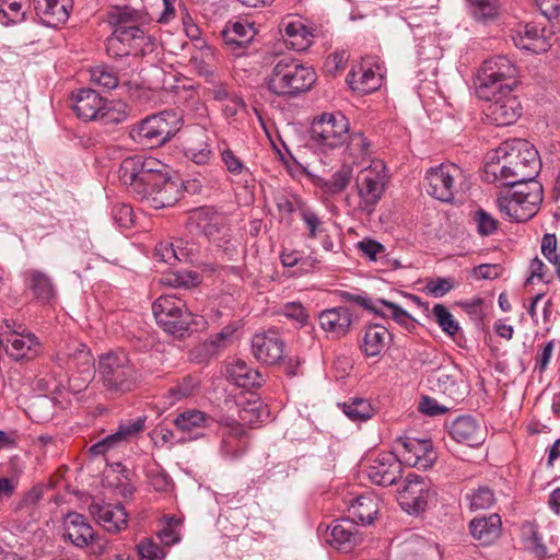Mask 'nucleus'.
I'll use <instances>...</instances> for the list:
<instances>
[{
    "mask_svg": "<svg viewBox=\"0 0 560 560\" xmlns=\"http://www.w3.org/2000/svg\"><path fill=\"white\" fill-rule=\"evenodd\" d=\"M118 176L130 194L155 209L171 207L178 200V184L170 178L163 164L153 158H126L119 166Z\"/></svg>",
    "mask_w": 560,
    "mask_h": 560,
    "instance_id": "obj_1",
    "label": "nucleus"
},
{
    "mask_svg": "<svg viewBox=\"0 0 560 560\" xmlns=\"http://www.w3.org/2000/svg\"><path fill=\"white\" fill-rule=\"evenodd\" d=\"M540 167V159L534 145L524 139H513L488 155L483 179L495 186L537 182Z\"/></svg>",
    "mask_w": 560,
    "mask_h": 560,
    "instance_id": "obj_2",
    "label": "nucleus"
},
{
    "mask_svg": "<svg viewBox=\"0 0 560 560\" xmlns=\"http://www.w3.org/2000/svg\"><path fill=\"white\" fill-rule=\"evenodd\" d=\"M474 86L479 98L490 102L486 115L491 124L509 126L514 124L522 114V105L512 95L516 81L504 78L502 72H477Z\"/></svg>",
    "mask_w": 560,
    "mask_h": 560,
    "instance_id": "obj_3",
    "label": "nucleus"
},
{
    "mask_svg": "<svg viewBox=\"0 0 560 560\" xmlns=\"http://www.w3.org/2000/svg\"><path fill=\"white\" fill-rule=\"evenodd\" d=\"M497 202L500 212L513 222H526L540 209L544 198L539 182L499 186Z\"/></svg>",
    "mask_w": 560,
    "mask_h": 560,
    "instance_id": "obj_4",
    "label": "nucleus"
},
{
    "mask_svg": "<svg viewBox=\"0 0 560 560\" xmlns=\"http://www.w3.org/2000/svg\"><path fill=\"white\" fill-rule=\"evenodd\" d=\"M97 373L104 388L113 394L130 392L137 382L136 369L125 352H107L98 359Z\"/></svg>",
    "mask_w": 560,
    "mask_h": 560,
    "instance_id": "obj_5",
    "label": "nucleus"
},
{
    "mask_svg": "<svg viewBox=\"0 0 560 560\" xmlns=\"http://www.w3.org/2000/svg\"><path fill=\"white\" fill-rule=\"evenodd\" d=\"M0 348L15 362H30L43 352L35 334L9 319L0 323Z\"/></svg>",
    "mask_w": 560,
    "mask_h": 560,
    "instance_id": "obj_6",
    "label": "nucleus"
},
{
    "mask_svg": "<svg viewBox=\"0 0 560 560\" xmlns=\"http://www.w3.org/2000/svg\"><path fill=\"white\" fill-rule=\"evenodd\" d=\"M183 114L178 108L164 109L148 116L131 129V138L148 145H160L167 142L179 130Z\"/></svg>",
    "mask_w": 560,
    "mask_h": 560,
    "instance_id": "obj_7",
    "label": "nucleus"
},
{
    "mask_svg": "<svg viewBox=\"0 0 560 560\" xmlns=\"http://www.w3.org/2000/svg\"><path fill=\"white\" fill-rule=\"evenodd\" d=\"M387 180L386 166L381 160H373L369 166L358 172L354 188L358 197L357 209L360 212L371 214L375 211L385 192Z\"/></svg>",
    "mask_w": 560,
    "mask_h": 560,
    "instance_id": "obj_8",
    "label": "nucleus"
},
{
    "mask_svg": "<svg viewBox=\"0 0 560 560\" xmlns=\"http://www.w3.org/2000/svg\"><path fill=\"white\" fill-rule=\"evenodd\" d=\"M108 22L114 27L109 36L110 48L145 39V16L138 10L129 7L116 8L109 13Z\"/></svg>",
    "mask_w": 560,
    "mask_h": 560,
    "instance_id": "obj_9",
    "label": "nucleus"
},
{
    "mask_svg": "<svg viewBox=\"0 0 560 560\" xmlns=\"http://www.w3.org/2000/svg\"><path fill=\"white\" fill-rule=\"evenodd\" d=\"M152 312L158 325L167 334L184 337L192 324V315L185 303L175 296H160L152 304Z\"/></svg>",
    "mask_w": 560,
    "mask_h": 560,
    "instance_id": "obj_10",
    "label": "nucleus"
},
{
    "mask_svg": "<svg viewBox=\"0 0 560 560\" xmlns=\"http://www.w3.org/2000/svg\"><path fill=\"white\" fill-rule=\"evenodd\" d=\"M349 138V121L340 113H324L314 120L311 128V139L314 145L322 150H332L343 145Z\"/></svg>",
    "mask_w": 560,
    "mask_h": 560,
    "instance_id": "obj_11",
    "label": "nucleus"
},
{
    "mask_svg": "<svg viewBox=\"0 0 560 560\" xmlns=\"http://www.w3.org/2000/svg\"><path fill=\"white\" fill-rule=\"evenodd\" d=\"M186 230L189 234H201L222 246L221 240L229 237V220L226 215L213 207H199L188 212Z\"/></svg>",
    "mask_w": 560,
    "mask_h": 560,
    "instance_id": "obj_12",
    "label": "nucleus"
},
{
    "mask_svg": "<svg viewBox=\"0 0 560 560\" xmlns=\"http://www.w3.org/2000/svg\"><path fill=\"white\" fill-rule=\"evenodd\" d=\"M463 176L462 168L454 163L430 167L424 176L425 190L440 201L452 202L459 191V180Z\"/></svg>",
    "mask_w": 560,
    "mask_h": 560,
    "instance_id": "obj_13",
    "label": "nucleus"
},
{
    "mask_svg": "<svg viewBox=\"0 0 560 560\" xmlns=\"http://www.w3.org/2000/svg\"><path fill=\"white\" fill-rule=\"evenodd\" d=\"M435 495V491L423 477L408 474L399 492L398 502L408 514L417 515L427 509Z\"/></svg>",
    "mask_w": 560,
    "mask_h": 560,
    "instance_id": "obj_14",
    "label": "nucleus"
},
{
    "mask_svg": "<svg viewBox=\"0 0 560 560\" xmlns=\"http://www.w3.org/2000/svg\"><path fill=\"white\" fill-rule=\"evenodd\" d=\"M368 478L377 486L388 487L402 474V464L398 457L390 452L380 453L366 466Z\"/></svg>",
    "mask_w": 560,
    "mask_h": 560,
    "instance_id": "obj_15",
    "label": "nucleus"
},
{
    "mask_svg": "<svg viewBox=\"0 0 560 560\" xmlns=\"http://www.w3.org/2000/svg\"><path fill=\"white\" fill-rule=\"evenodd\" d=\"M144 417H138L136 419L120 423L114 433L105 436L103 440L94 443L90 447L89 451L91 455L104 456L110 451L121 447L122 445L127 444L131 438L136 436L144 429Z\"/></svg>",
    "mask_w": 560,
    "mask_h": 560,
    "instance_id": "obj_16",
    "label": "nucleus"
},
{
    "mask_svg": "<svg viewBox=\"0 0 560 560\" xmlns=\"http://www.w3.org/2000/svg\"><path fill=\"white\" fill-rule=\"evenodd\" d=\"M90 514L106 532L117 534L128 524V513L121 503L93 501L89 506Z\"/></svg>",
    "mask_w": 560,
    "mask_h": 560,
    "instance_id": "obj_17",
    "label": "nucleus"
},
{
    "mask_svg": "<svg viewBox=\"0 0 560 560\" xmlns=\"http://www.w3.org/2000/svg\"><path fill=\"white\" fill-rule=\"evenodd\" d=\"M59 368L78 370L84 383L89 382L94 373L93 357L84 343L74 341L66 352L59 351L56 355Z\"/></svg>",
    "mask_w": 560,
    "mask_h": 560,
    "instance_id": "obj_18",
    "label": "nucleus"
},
{
    "mask_svg": "<svg viewBox=\"0 0 560 560\" xmlns=\"http://www.w3.org/2000/svg\"><path fill=\"white\" fill-rule=\"evenodd\" d=\"M254 357L265 364H276L284 353V341L275 330L256 334L252 339Z\"/></svg>",
    "mask_w": 560,
    "mask_h": 560,
    "instance_id": "obj_19",
    "label": "nucleus"
},
{
    "mask_svg": "<svg viewBox=\"0 0 560 560\" xmlns=\"http://www.w3.org/2000/svg\"><path fill=\"white\" fill-rule=\"evenodd\" d=\"M511 37L517 48L533 54L545 52L550 47L545 27L535 23L518 24L512 30Z\"/></svg>",
    "mask_w": 560,
    "mask_h": 560,
    "instance_id": "obj_20",
    "label": "nucleus"
},
{
    "mask_svg": "<svg viewBox=\"0 0 560 560\" xmlns=\"http://www.w3.org/2000/svg\"><path fill=\"white\" fill-rule=\"evenodd\" d=\"M405 463L419 469L430 468L436 460V453L430 440L405 438L400 442Z\"/></svg>",
    "mask_w": 560,
    "mask_h": 560,
    "instance_id": "obj_21",
    "label": "nucleus"
},
{
    "mask_svg": "<svg viewBox=\"0 0 560 560\" xmlns=\"http://www.w3.org/2000/svg\"><path fill=\"white\" fill-rule=\"evenodd\" d=\"M355 524L350 516L334 521L328 528L327 542L338 550L351 551L361 541Z\"/></svg>",
    "mask_w": 560,
    "mask_h": 560,
    "instance_id": "obj_22",
    "label": "nucleus"
},
{
    "mask_svg": "<svg viewBox=\"0 0 560 560\" xmlns=\"http://www.w3.org/2000/svg\"><path fill=\"white\" fill-rule=\"evenodd\" d=\"M320 328L330 334L334 338L346 336L352 325V314L345 306H337L324 310L318 315Z\"/></svg>",
    "mask_w": 560,
    "mask_h": 560,
    "instance_id": "obj_23",
    "label": "nucleus"
},
{
    "mask_svg": "<svg viewBox=\"0 0 560 560\" xmlns=\"http://www.w3.org/2000/svg\"><path fill=\"white\" fill-rule=\"evenodd\" d=\"M472 538L480 545L489 546L497 541L502 533V520L498 513L475 517L468 524Z\"/></svg>",
    "mask_w": 560,
    "mask_h": 560,
    "instance_id": "obj_24",
    "label": "nucleus"
},
{
    "mask_svg": "<svg viewBox=\"0 0 560 560\" xmlns=\"http://www.w3.org/2000/svg\"><path fill=\"white\" fill-rule=\"evenodd\" d=\"M450 435L458 443L470 447L480 445L485 441V432L477 420L470 416H462L450 425Z\"/></svg>",
    "mask_w": 560,
    "mask_h": 560,
    "instance_id": "obj_25",
    "label": "nucleus"
},
{
    "mask_svg": "<svg viewBox=\"0 0 560 560\" xmlns=\"http://www.w3.org/2000/svg\"><path fill=\"white\" fill-rule=\"evenodd\" d=\"M63 537L75 547H86L94 538V530L86 518L77 512H70L63 521Z\"/></svg>",
    "mask_w": 560,
    "mask_h": 560,
    "instance_id": "obj_26",
    "label": "nucleus"
},
{
    "mask_svg": "<svg viewBox=\"0 0 560 560\" xmlns=\"http://www.w3.org/2000/svg\"><path fill=\"white\" fill-rule=\"evenodd\" d=\"M106 100L91 89H82L74 96L73 110L85 121L98 120Z\"/></svg>",
    "mask_w": 560,
    "mask_h": 560,
    "instance_id": "obj_27",
    "label": "nucleus"
},
{
    "mask_svg": "<svg viewBox=\"0 0 560 560\" xmlns=\"http://www.w3.org/2000/svg\"><path fill=\"white\" fill-rule=\"evenodd\" d=\"M35 10L42 22L49 27L65 23L72 9V0H34Z\"/></svg>",
    "mask_w": 560,
    "mask_h": 560,
    "instance_id": "obj_28",
    "label": "nucleus"
},
{
    "mask_svg": "<svg viewBox=\"0 0 560 560\" xmlns=\"http://www.w3.org/2000/svg\"><path fill=\"white\" fill-rule=\"evenodd\" d=\"M458 373L456 369L439 368L428 376V383L434 390H439L447 395L454 400L460 398V384L458 382Z\"/></svg>",
    "mask_w": 560,
    "mask_h": 560,
    "instance_id": "obj_29",
    "label": "nucleus"
},
{
    "mask_svg": "<svg viewBox=\"0 0 560 560\" xmlns=\"http://www.w3.org/2000/svg\"><path fill=\"white\" fill-rule=\"evenodd\" d=\"M389 341L388 329L383 325L372 324L365 327L360 348L366 357H378Z\"/></svg>",
    "mask_w": 560,
    "mask_h": 560,
    "instance_id": "obj_30",
    "label": "nucleus"
},
{
    "mask_svg": "<svg viewBox=\"0 0 560 560\" xmlns=\"http://www.w3.org/2000/svg\"><path fill=\"white\" fill-rule=\"evenodd\" d=\"M348 512L355 523L369 525L373 523L378 512V500L372 493L358 495L350 501Z\"/></svg>",
    "mask_w": 560,
    "mask_h": 560,
    "instance_id": "obj_31",
    "label": "nucleus"
},
{
    "mask_svg": "<svg viewBox=\"0 0 560 560\" xmlns=\"http://www.w3.org/2000/svg\"><path fill=\"white\" fill-rule=\"evenodd\" d=\"M353 176V170L349 164H342L330 178L315 176L313 183L324 194L335 196L346 190Z\"/></svg>",
    "mask_w": 560,
    "mask_h": 560,
    "instance_id": "obj_32",
    "label": "nucleus"
},
{
    "mask_svg": "<svg viewBox=\"0 0 560 560\" xmlns=\"http://www.w3.org/2000/svg\"><path fill=\"white\" fill-rule=\"evenodd\" d=\"M229 380L236 386L249 389L260 386L264 378L258 370L249 366L244 360L237 359L228 368Z\"/></svg>",
    "mask_w": 560,
    "mask_h": 560,
    "instance_id": "obj_33",
    "label": "nucleus"
},
{
    "mask_svg": "<svg viewBox=\"0 0 560 560\" xmlns=\"http://www.w3.org/2000/svg\"><path fill=\"white\" fill-rule=\"evenodd\" d=\"M281 27L285 45L291 49L303 51L312 45L314 35L301 21L283 22Z\"/></svg>",
    "mask_w": 560,
    "mask_h": 560,
    "instance_id": "obj_34",
    "label": "nucleus"
},
{
    "mask_svg": "<svg viewBox=\"0 0 560 560\" xmlns=\"http://www.w3.org/2000/svg\"><path fill=\"white\" fill-rule=\"evenodd\" d=\"M256 32L252 24L235 22L231 27L222 31L224 45L232 51L244 49L253 40Z\"/></svg>",
    "mask_w": 560,
    "mask_h": 560,
    "instance_id": "obj_35",
    "label": "nucleus"
},
{
    "mask_svg": "<svg viewBox=\"0 0 560 560\" xmlns=\"http://www.w3.org/2000/svg\"><path fill=\"white\" fill-rule=\"evenodd\" d=\"M245 432L241 427L226 429L222 434L221 455L228 459H236L246 451Z\"/></svg>",
    "mask_w": 560,
    "mask_h": 560,
    "instance_id": "obj_36",
    "label": "nucleus"
},
{
    "mask_svg": "<svg viewBox=\"0 0 560 560\" xmlns=\"http://www.w3.org/2000/svg\"><path fill=\"white\" fill-rule=\"evenodd\" d=\"M383 75L381 72H349L346 82L349 88L359 94H369L381 88Z\"/></svg>",
    "mask_w": 560,
    "mask_h": 560,
    "instance_id": "obj_37",
    "label": "nucleus"
},
{
    "mask_svg": "<svg viewBox=\"0 0 560 560\" xmlns=\"http://www.w3.org/2000/svg\"><path fill=\"white\" fill-rule=\"evenodd\" d=\"M464 499L470 512L491 509L497 502L494 491L488 486L470 489Z\"/></svg>",
    "mask_w": 560,
    "mask_h": 560,
    "instance_id": "obj_38",
    "label": "nucleus"
},
{
    "mask_svg": "<svg viewBox=\"0 0 560 560\" xmlns=\"http://www.w3.org/2000/svg\"><path fill=\"white\" fill-rule=\"evenodd\" d=\"M28 287L33 291L36 299L48 302L55 296V288L51 279L44 272L38 270H30Z\"/></svg>",
    "mask_w": 560,
    "mask_h": 560,
    "instance_id": "obj_39",
    "label": "nucleus"
},
{
    "mask_svg": "<svg viewBox=\"0 0 560 560\" xmlns=\"http://www.w3.org/2000/svg\"><path fill=\"white\" fill-rule=\"evenodd\" d=\"M218 151L225 170L233 176L248 177L249 168L238 158L225 141L218 144Z\"/></svg>",
    "mask_w": 560,
    "mask_h": 560,
    "instance_id": "obj_40",
    "label": "nucleus"
},
{
    "mask_svg": "<svg viewBox=\"0 0 560 560\" xmlns=\"http://www.w3.org/2000/svg\"><path fill=\"white\" fill-rule=\"evenodd\" d=\"M28 7L27 0H0V23L9 25L22 22Z\"/></svg>",
    "mask_w": 560,
    "mask_h": 560,
    "instance_id": "obj_41",
    "label": "nucleus"
},
{
    "mask_svg": "<svg viewBox=\"0 0 560 560\" xmlns=\"http://www.w3.org/2000/svg\"><path fill=\"white\" fill-rule=\"evenodd\" d=\"M208 420L209 417L205 412L196 409H190L179 413L175 418L174 424L178 430L191 433L207 427Z\"/></svg>",
    "mask_w": 560,
    "mask_h": 560,
    "instance_id": "obj_42",
    "label": "nucleus"
},
{
    "mask_svg": "<svg viewBox=\"0 0 560 560\" xmlns=\"http://www.w3.org/2000/svg\"><path fill=\"white\" fill-rule=\"evenodd\" d=\"M374 314L381 317H390L397 324L407 328L409 326H413L411 316L404 308L398 304L384 299L376 300V310L374 311Z\"/></svg>",
    "mask_w": 560,
    "mask_h": 560,
    "instance_id": "obj_43",
    "label": "nucleus"
},
{
    "mask_svg": "<svg viewBox=\"0 0 560 560\" xmlns=\"http://www.w3.org/2000/svg\"><path fill=\"white\" fill-rule=\"evenodd\" d=\"M343 413L354 422L365 421L373 416V408L369 400L352 398L341 405Z\"/></svg>",
    "mask_w": 560,
    "mask_h": 560,
    "instance_id": "obj_44",
    "label": "nucleus"
},
{
    "mask_svg": "<svg viewBox=\"0 0 560 560\" xmlns=\"http://www.w3.org/2000/svg\"><path fill=\"white\" fill-rule=\"evenodd\" d=\"M469 10L477 21L488 22L498 14V0H467Z\"/></svg>",
    "mask_w": 560,
    "mask_h": 560,
    "instance_id": "obj_45",
    "label": "nucleus"
},
{
    "mask_svg": "<svg viewBox=\"0 0 560 560\" xmlns=\"http://www.w3.org/2000/svg\"><path fill=\"white\" fill-rule=\"evenodd\" d=\"M198 386L199 382L195 377L190 375L185 376L180 382L167 390L168 404L174 405L184 398L190 397Z\"/></svg>",
    "mask_w": 560,
    "mask_h": 560,
    "instance_id": "obj_46",
    "label": "nucleus"
},
{
    "mask_svg": "<svg viewBox=\"0 0 560 560\" xmlns=\"http://www.w3.org/2000/svg\"><path fill=\"white\" fill-rule=\"evenodd\" d=\"M432 314L436 324L448 336H454L459 330V324L454 318L453 314L443 304H435L432 308Z\"/></svg>",
    "mask_w": 560,
    "mask_h": 560,
    "instance_id": "obj_47",
    "label": "nucleus"
},
{
    "mask_svg": "<svg viewBox=\"0 0 560 560\" xmlns=\"http://www.w3.org/2000/svg\"><path fill=\"white\" fill-rule=\"evenodd\" d=\"M540 248L545 258L555 267V271L560 279V254L558 253V241L556 234H544Z\"/></svg>",
    "mask_w": 560,
    "mask_h": 560,
    "instance_id": "obj_48",
    "label": "nucleus"
},
{
    "mask_svg": "<svg viewBox=\"0 0 560 560\" xmlns=\"http://www.w3.org/2000/svg\"><path fill=\"white\" fill-rule=\"evenodd\" d=\"M127 118L126 105L124 103L105 102L98 120L104 125H117Z\"/></svg>",
    "mask_w": 560,
    "mask_h": 560,
    "instance_id": "obj_49",
    "label": "nucleus"
},
{
    "mask_svg": "<svg viewBox=\"0 0 560 560\" xmlns=\"http://www.w3.org/2000/svg\"><path fill=\"white\" fill-rule=\"evenodd\" d=\"M360 253L371 261L383 260L387 257L386 247L372 238H363L357 243Z\"/></svg>",
    "mask_w": 560,
    "mask_h": 560,
    "instance_id": "obj_50",
    "label": "nucleus"
},
{
    "mask_svg": "<svg viewBox=\"0 0 560 560\" xmlns=\"http://www.w3.org/2000/svg\"><path fill=\"white\" fill-rule=\"evenodd\" d=\"M147 477L150 486L156 492L167 493L173 489L172 478L160 467L148 469Z\"/></svg>",
    "mask_w": 560,
    "mask_h": 560,
    "instance_id": "obj_51",
    "label": "nucleus"
},
{
    "mask_svg": "<svg viewBox=\"0 0 560 560\" xmlns=\"http://www.w3.org/2000/svg\"><path fill=\"white\" fill-rule=\"evenodd\" d=\"M291 72H272L267 81L270 92L277 95H291L292 91L290 85Z\"/></svg>",
    "mask_w": 560,
    "mask_h": 560,
    "instance_id": "obj_52",
    "label": "nucleus"
},
{
    "mask_svg": "<svg viewBox=\"0 0 560 560\" xmlns=\"http://www.w3.org/2000/svg\"><path fill=\"white\" fill-rule=\"evenodd\" d=\"M316 72H291V95L308 91L316 82Z\"/></svg>",
    "mask_w": 560,
    "mask_h": 560,
    "instance_id": "obj_53",
    "label": "nucleus"
},
{
    "mask_svg": "<svg viewBox=\"0 0 560 560\" xmlns=\"http://www.w3.org/2000/svg\"><path fill=\"white\" fill-rule=\"evenodd\" d=\"M300 217L308 230L307 236L310 238H316L325 232L324 222L313 210L308 208L302 209Z\"/></svg>",
    "mask_w": 560,
    "mask_h": 560,
    "instance_id": "obj_54",
    "label": "nucleus"
},
{
    "mask_svg": "<svg viewBox=\"0 0 560 560\" xmlns=\"http://www.w3.org/2000/svg\"><path fill=\"white\" fill-rule=\"evenodd\" d=\"M477 231L481 236H489L498 230V221L487 211L479 209L475 212Z\"/></svg>",
    "mask_w": 560,
    "mask_h": 560,
    "instance_id": "obj_55",
    "label": "nucleus"
},
{
    "mask_svg": "<svg viewBox=\"0 0 560 560\" xmlns=\"http://www.w3.org/2000/svg\"><path fill=\"white\" fill-rule=\"evenodd\" d=\"M348 140V149L352 155L361 159L370 155V142L363 133H353L349 136Z\"/></svg>",
    "mask_w": 560,
    "mask_h": 560,
    "instance_id": "obj_56",
    "label": "nucleus"
},
{
    "mask_svg": "<svg viewBox=\"0 0 560 560\" xmlns=\"http://www.w3.org/2000/svg\"><path fill=\"white\" fill-rule=\"evenodd\" d=\"M139 560H163L164 549L152 540H145L138 545Z\"/></svg>",
    "mask_w": 560,
    "mask_h": 560,
    "instance_id": "obj_57",
    "label": "nucleus"
},
{
    "mask_svg": "<svg viewBox=\"0 0 560 560\" xmlns=\"http://www.w3.org/2000/svg\"><path fill=\"white\" fill-rule=\"evenodd\" d=\"M176 249H178L177 256L178 260H186V261H192L197 258L199 254V245L194 242L192 240H186V238H177L175 241Z\"/></svg>",
    "mask_w": 560,
    "mask_h": 560,
    "instance_id": "obj_58",
    "label": "nucleus"
},
{
    "mask_svg": "<svg viewBox=\"0 0 560 560\" xmlns=\"http://www.w3.org/2000/svg\"><path fill=\"white\" fill-rule=\"evenodd\" d=\"M281 314L289 319L295 320L300 326L306 325L308 319V315L300 302L284 304Z\"/></svg>",
    "mask_w": 560,
    "mask_h": 560,
    "instance_id": "obj_59",
    "label": "nucleus"
},
{
    "mask_svg": "<svg viewBox=\"0 0 560 560\" xmlns=\"http://www.w3.org/2000/svg\"><path fill=\"white\" fill-rule=\"evenodd\" d=\"M91 81L104 91L121 88L117 72H91Z\"/></svg>",
    "mask_w": 560,
    "mask_h": 560,
    "instance_id": "obj_60",
    "label": "nucleus"
},
{
    "mask_svg": "<svg viewBox=\"0 0 560 560\" xmlns=\"http://www.w3.org/2000/svg\"><path fill=\"white\" fill-rule=\"evenodd\" d=\"M454 288L452 278H436L425 285V292L434 298H442Z\"/></svg>",
    "mask_w": 560,
    "mask_h": 560,
    "instance_id": "obj_61",
    "label": "nucleus"
},
{
    "mask_svg": "<svg viewBox=\"0 0 560 560\" xmlns=\"http://www.w3.org/2000/svg\"><path fill=\"white\" fill-rule=\"evenodd\" d=\"M199 281V275L196 271H176L170 279L172 285L185 289L196 287Z\"/></svg>",
    "mask_w": 560,
    "mask_h": 560,
    "instance_id": "obj_62",
    "label": "nucleus"
},
{
    "mask_svg": "<svg viewBox=\"0 0 560 560\" xmlns=\"http://www.w3.org/2000/svg\"><path fill=\"white\" fill-rule=\"evenodd\" d=\"M176 244L175 243H161L155 247L154 257L158 261H163L173 265L178 260Z\"/></svg>",
    "mask_w": 560,
    "mask_h": 560,
    "instance_id": "obj_63",
    "label": "nucleus"
},
{
    "mask_svg": "<svg viewBox=\"0 0 560 560\" xmlns=\"http://www.w3.org/2000/svg\"><path fill=\"white\" fill-rule=\"evenodd\" d=\"M530 2L548 20L560 16V0H530Z\"/></svg>",
    "mask_w": 560,
    "mask_h": 560,
    "instance_id": "obj_64",
    "label": "nucleus"
}]
</instances>
